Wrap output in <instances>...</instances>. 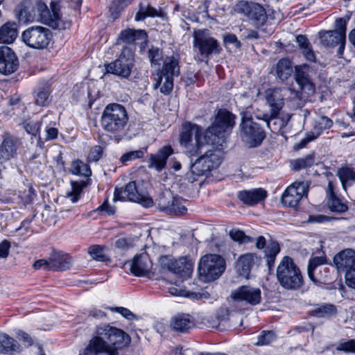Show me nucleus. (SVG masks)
Listing matches in <instances>:
<instances>
[{
    "mask_svg": "<svg viewBox=\"0 0 355 355\" xmlns=\"http://www.w3.org/2000/svg\"><path fill=\"white\" fill-rule=\"evenodd\" d=\"M52 39L51 31L41 26H33L22 32L21 40L28 47L35 49L46 48Z\"/></svg>",
    "mask_w": 355,
    "mask_h": 355,
    "instance_id": "obj_10",
    "label": "nucleus"
},
{
    "mask_svg": "<svg viewBox=\"0 0 355 355\" xmlns=\"http://www.w3.org/2000/svg\"><path fill=\"white\" fill-rule=\"evenodd\" d=\"M288 91L283 89L282 87L268 89L265 92L266 103L270 107L269 114H263L261 117L257 116L258 119L265 121L268 128H270V121L276 119L285 103V96L287 95Z\"/></svg>",
    "mask_w": 355,
    "mask_h": 355,
    "instance_id": "obj_8",
    "label": "nucleus"
},
{
    "mask_svg": "<svg viewBox=\"0 0 355 355\" xmlns=\"http://www.w3.org/2000/svg\"><path fill=\"white\" fill-rule=\"evenodd\" d=\"M148 58L151 63L159 64L162 58V52L158 48H152L148 51Z\"/></svg>",
    "mask_w": 355,
    "mask_h": 355,
    "instance_id": "obj_59",
    "label": "nucleus"
},
{
    "mask_svg": "<svg viewBox=\"0 0 355 355\" xmlns=\"http://www.w3.org/2000/svg\"><path fill=\"white\" fill-rule=\"evenodd\" d=\"M146 37V33L144 31L127 29L121 33L118 40L125 43H131L137 40H144Z\"/></svg>",
    "mask_w": 355,
    "mask_h": 355,
    "instance_id": "obj_34",
    "label": "nucleus"
},
{
    "mask_svg": "<svg viewBox=\"0 0 355 355\" xmlns=\"http://www.w3.org/2000/svg\"><path fill=\"white\" fill-rule=\"evenodd\" d=\"M180 73L179 62L173 56L166 57L164 65L155 77L154 87H160V92L164 94H169L173 87V77Z\"/></svg>",
    "mask_w": 355,
    "mask_h": 355,
    "instance_id": "obj_7",
    "label": "nucleus"
},
{
    "mask_svg": "<svg viewBox=\"0 0 355 355\" xmlns=\"http://www.w3.org/2000/svg\"><path fill=\"white\" fill-rule=\"evenodd\" d=\"M17 337L19 341L26 347H30L33 344V338L23 331H18Z\"/></svg>",
    "mask_w": 355,
    "mask_h": 355,
    "instance_id": "obj_62",
    "label": "nucleus"
},
{
    "mask_svg": "<svg viewBox=\"0 0 355 355\" xmlns=\"http://www.w3.org/2000/svg\"><path fill=\"white\" fill-rule=\"evenodd\" d=\"M173 153V149L171 146H162L157 153L150 155L148 168L162 171L166 168L167 159Z\"/></svg>",
    "mask_w": 355,
    "mask_h": 355,
    "instance_id": "obj_21",
    "label": "nucleus"
},
{
    "mask_svg": "<svg viewBox=\"0 0 355 355\" xmlns=\"http://www.w3.org/2000/svg\"><path fill=\"white\" fill-rule=\"evenodd\" d=\"M333 125L332 121L327 116H321L317 121L315 130L321 132L322 130L330 128Z\"/></svg>",
    "mask_w": 355,
    "mask_h": 355,
    "instance_id": "obj_58",
    "label": "nucleus"
},
{
    "mask_svg": "<svg viewBox=\"0 0 355 355\" xmlns=\"http://www.w3.org/2000/svg\"><path fill=\"white\" fill-rule=\"evenodd\" d=\"M276 276L280 286L288 291L297 290L304 283L300 269L288 256L284 257L280 261L277 268Z\"/></svg>",
    "mask_w": 355,
    "mask_h": 355,
    "instance_id": "obj_2",
    "label": "nucleus"
},
{
    "mask_svg": "<svg viewBox=\"0 0 355 355\" xmlns=\"http://www.w3.org/2000/svg\"><path fill=\"white\" fill-rule=\"evenodd\" d=\"M79 355H116V352L109 347L106 342L96 335L89 340L88 345Z\"/></svg>",
    "mask_w": 355,
    "mask_h": 355,
    "instance_id": "obj_20",
    "label": "nucleus"
},
{
    "mask_svg": "<svg viewBox=\"0 0 355 355\" xmlns=\"http://www.w3.org/2000/svg\"><path fill=\"white\" fill-rule=\"evenodd\" d=\"M275 338L276 336L273 331H262L261 334L258 337L257 342L254 345L257 346L269 345L274 341Z\"/></svg>",
    "mask_w": 355,
    "mask_h": 355,
    "instance_id": "obj_51",
    "label": "nucleus"
},
{
    "mask_svg": "<svg viewBox=\"0 0 355 355\" xmlns=\"http://www.w3.org/2000/svg\"><path fill=\"white\" fill-rule=\"evenodd\" d=\"M202 155L205 158L206 166H209V171L218 168L220 164L221 160L219 152L208 150Z\"/></svg>",
    "mask_w": 355,
    "mask_h": 355,
    "instance_id": "obj_40",
    "label": "nucleus"
},
{
    "mask_svg": "<svg viewBox=\"0 0 355 355\" xmlns=\"http://www.w3.org/2000/svg\"><path fill=\"white\" fill-rule=\"evenodd\" d=\"M235 124V116L228 110L222 109L218 112L214 123L207 129L210 137L211 145L222 148L226 141V132Z\"/></svg>",
    "mask_w": 355,
    "mask_h": 355,
    "instance_id": "obj_4",
    "label": "nucleus"
},
{
    "mask_svg": "<svg viewBox=\"0 0 355 355\" xmlns=\"http://www.w3.org/2000/svg\"><path fill=\"white\" fill-rule=\"evenodd\" d=\"M315 157L313 154L306 155L305 157L298 159L295 161L293 164V168L295 170H300L309 167L314 164Z\"/></svg>",
    "mask_w": 355,
    "mask_h": 355,
    "instance_id": "obj_49",
    "label": "nucleus"
},
{
    "mask_svg": "<svg viewBox=\"0 0 355 355\" xmlns=\"http://www.w3.org/2000/svg\"><path fill=\"white\" fill-rule=\"evenodd\" d=\"M307 273L309 279L315 283L328 284L332 279L329 268L327 266L318 268V269L308 271Z\"/></svg>",
    "mask_w": 355,
    "mask_h": 355,
    "instance_id": "obj_32",
    "label": "nucleus"
},
{
    "mask_svg": "<svg viewBox=\"0 0 355 355\" xmlns=\"http://www.w3.org/2000/svg\"><path fill=\"white\" fill-rule=\"evenodd\" d=\"M103 153V148L100 146H95L93 147L89 155H88V159L90 162H97L100 159Z\"/></svg>",
    "mask_w": 355,
    "mask_h": 355,
    "instance_id": "obj_61",
    "label": "nucleus"
},
{
    "mask_svg": "<svg viewBox=\"0 0 355 355\" xmlns=\"http://www.w3.org/2000/svg\"><path fill=\"white\" fill-rule=\"evenodd\" d=\"M230 238L240 243H248L250 241V238L247 236L243 231L239 230H232L230 232Z\"/></svg>",
    "mask_w": 355,
    "mask_h": 355,
    "instance_id": "obj_55",
    "label": "nucleus"
},
{
    "mask_svg": "<svg viewBox=\"0 0 355 355\" xmlns=\"http://www.w3.org/2000/svg\"><path fill=\"white\" fill-rule=\"evenodd\" d=\"M334 263L338 270L346 272L355 266V251L350 248L340 251L334 256Z\"/></svg>",
    "mask_w": 355,
    "mask_h": 355,
    "instance_id": "obj_24",
    "label": "nucleus"
},
{
    "mask_svg": "<svg viewBox=\"0 0 355 355\" xmlns=\"http://www.w3.org/2000/svg\"><path fill=\"white\" fill-rule=\"evenodd\" d=\"M128 119V112L123 105L110 103L102 113L101 124L105 132L117 134L125 129Z\"/></svg>",
    "mask_w": 355,
    "mask_h": 355,
    "instance_id": "obj_3",
    "label": "nucleus"
},
{
    "mask_svg": "<svg viewBox=\"0 0 355 355\" xmlns=\"http://www.w3.org/2000/svg\"><path fill=\"white\" fill-rule=\"evenodd\" d=\"M296 42L305 58L309 61H315V56L308 39L304 35H300L296 37Z\"/></svg>",
    "mask_w": 355,
    "mask_h": 355,
    "instance_id": "obj_37",
    "label": "nucleus"
},
{
    "mask_svg": "<svg viewBox=\"0 0 355 355\" xmlns=\"http://www.w3.org/2000/svg\"><path fill=\"white\" fill-rule=\"evenodd\" d=\"M151 267V261L148 254L145 252L136 255L130 264L131 272L136 276L146 275L150 270Z\"/></svg>",
    "mask_w": 355,
    "mask_h": 355,
    "instance_id": "obj_23",
    "label": "nucleus"
},
{
    "mask_svg": "<svg viewBox=\"0 0 355 355\" xmlns=\"http://www.w3.org/2000/svg\"><path fill=\"white\" fill-rule=\"evenodd\" d=\"M254 3V2H248L244 0L238 1L234 6L232 10L234 12L243 15L248 18L252 10V6Z\"/></svg>",
    "mask_w": 355,
    "mask_h": 355,
    "instance_id": "obj_45",
    "label": "nucleus"
},
{
    "mask_svg": "<svg viewBox=\"0 0 355 355\" xmlns=\"http://www.w3.org/2000/svg\"><path fill=\"white\" fill-rule=\"evenodd\" d=\"M283 89L287 90L288 92L285 96V100L293 102V106L297 107H302L301 93L289 87H282Z\"/></svg>",
    "mask_w": 355,
    "mask_h": 355,
    "instance_id": "obj_48",
    "label": "nucleus"
},
{
    "mask_svg": "<svg viewBox=\"0 0 355 355\" xmlns=\"http://www.w3.org/2000/svg\"><path fill=\"white\" fill-rule=\"evenodd\" d=\"M293 73L291 62L289 60L283 58L277 64V76L282 80H287Z\"/></svg>",
    "mask_w": 355,
    "mask_h": 355,
    "instance_id": "obj_38",
    "label": "nucleus"
},
{
    "mask_svg": "<svg viewBox=\"0 0 355 355\" xmlns=\"http://www.w3.org/2000/svg\"><path fill=\"white\" fill-rule=\"evenodd\" d=\"M18 27L15 22L8 21L0 28V43L11 44L17 37Z\"/></svg>",
    "mask_w": 355,
    "mask_h": 355,
    "instance_id": "obj_28",
    "label": "nucleus"
},
{
    "mask_svg": "<svg viewBox=\"0 0 355 355\" xmlns=\"http://www.w3.org/2000/svg\"><path fill=\"white\" fill-rule=\"evenodd\" d=\"M336 26L337 30H335L334 31L340 33L345 40L346 36V21L342 18L337 19L336 21Z\"/></svg>",
    "mask_w": 355,
    "mask_h": 355,
    "instance_id": "obj_64",
    "label": "nucleus"
},
{
    "mask_svg": "<svg viewBox=\"0 0 355 355\" xmlns=\"http://www.w3.org/2000/svg\"><path fill=\"white\" fill-rule=\"evenodd\" d=\"M252 10L248 17V19L256 28H260L266 24L268 16L266 10L260 4L257 3L252 6Z\"/></svg>",
    "mask_w": 355,
    "mask_h": 355,
    "instance_id": "obj_30",
    "label": "nucleus"
},
{
    "mask_svg": "<svg viewBox=\"0 0 355 355\" xmlns=\"http://www.w3.org/2000/svg\"><path fill=\"white\" fill-rule=\"evenodd\" d=\"M327 205L331 211L336 213H344L348 209L347 205L336 196L328 198Z\"/></svg>",
    "mask_w": 355,
    "mask_h": 355,
    "instance_id": "obj_46",
    "label": "nucleus"
},
{
    "mask_svg": "<svg viewBox=\"0 0 355 355\" xmlns=\"http://www.w3.org/2000/svg\"><path fill=\"white\" fill-rule=\"evenodd\" d=\"M135 53L132 48L124 46L114 60L105 65L107 73L114 74L121 78L129 80L135 68Z\"/></svg>",
    "mask_w": 355,
    "mask_h": 355,
    "instance_id": "obj_6",
    "label": "nucleus"
},
{
    "mask_svg": "<svg viewBox=\"0 0 355 355\" xmlns=\"http://www.w3.org/2000/svg\"><path fill=\"white\" fill-rule=\"evenodd\" d=\"M144 152L142 150H131L124 153L120 158L122 164L127 162H131L137 159H140L144 157Z\"/></svg>",
    "mask_w": 355,
    "mask_h": 355,
    "instance_id": "obj_53",
    "label": "nucleus"
},
{
    "mask_svg": "<svg viewBox=\"0 0 355 355\" xmlns=\"http://www.w3.org/2000/svg\"><path fill=\"white\" fill-rule=\"evenodd\" d=\"M314 70L308 64H303L295 67V79L302 90L313 94L315 92V85L312 76L315 74Z\"/></svg>",
    "mask_w": 355,
    "mask_h": 355,
    "instance_id": "obj_18",
    "label": "nucleus"
},
{
    "mask_svg": "<svg viewBox=\"0 0 355 355\" xmlns=\"http://www.w3.org/2000/svg\"><path fill=\"white\" fill-rule=\"evenodd\" d=\"M337 313L336 306L333 304H324L311 311V314L318 318H326L335 315Z\"/></svg>",
    "mask_w": 355,
    "mask_h": 355,
    "instance_id": "obj_42",
    "label": "nucleus"
},
{
    "mask_svg": "<svg viewBox=\"0 0 355 355\" xmlns=\"http://www.w3.org/2000/svg\"><path fill=\"white\" fill-rule=\"evenodd\" d=\"M111 310L114 312H117L120 313L123 317L129 320H137L139 319V317L133 313L129 309L124 307H113L111 308Z\"/></svg>",
    "mask_w": 355,
    "mask_h": 355,
    "instance_id": "obj_56",
    "label": "nucleus"
},
{
    "mask_svg": "<svg viewBox=\"0 0 355 355\" xmlns=\"http://www.w3.org/2000/svg\"><path fill=\"white\" fill-rule=\"evenodd\" d=\"M193 36L194 47L198 49L201 55L207 58L211 54L220 52V48L217 40L210 36L207 30H196Z\"/></svg>",
    "mask_w": 355,
    "mask_h": 355,
    "instance_id": "obj_14",
    "label": "nucleus"
},
{
    "mask_svg": "<svg viewBox=\"0 0 355 355\" xmlns=\"http://www.w3.org/2000/svg\"><path fill=\"white\" fill-rule=\"evenodd\" d=\"M71 186L73 191L69 193V198L71 202H76L79 198V196L82 191V187L79 185L77 182H71Z\"/></svg>",
    "mask_w": 355,
    "mask_h": 355,
    "instance_id": "obj_60",
    "label": "nucleus"
},
{
    "mask_svg": "<svg viewBox=\"0 0 355 355\" xmlns=\"http://www.w3.org/2000/svg\"><path fill=\"white\" fill-rule=\"evenodd\" d=\"M114 200H130L139 203L144 207L153 205V199L148 195L139 193L136 187L135 182H130L124 189L116 188L114 191Z\"/></svg>",
    "mask_w": 355,
    "mask_h": 355,
    "instance_id": "obj_13",
    "label": "nucleus"
},
{
    "mask_svg": "<svg viewBox=\"0 0 355 355\" xmlns=\"http://www.w3.org/2000/svg\"><path fill=\"white\" fill-rule=\"evenodd\" d=\"M234 303L245 302L252 306L259 304L261 301V291L258 288L241 286L233 291L230 295Z\"/></svg>",
    "mask_w": 355,
    "mask_h": 355,
    "instance_id": "obj_17",
    "label": "nucleus"
},
{
    "mask_svg": "<svg viewBox=\"0 0 355 355\" xmlns=\"http://www.w3.org/2000/svg\"><path fill=\"white\" fill-rule=\"evenodd\" d=\"M241 131L243 141L251 148L259 146L266 137L262 128L246 115L243 116Z\"/></svg>",
    "mask_w": 355,
    "mask_h": 355,
    "instance_id": "obj_12",
    "label": "nucleus"
},
{
    "mask_svg": "<svg viewBox=\"0 0 355 355\" xmlns=\"http://www.w3.org/2000/svg\"><path fill=\"white\" fill-rule=\"evenodd\" d=\"M193 326V320L189 314L176 315L171 318L170 322L171 329L180 333L187 332Z\"/></svg>",
    "mask_w": 355,
    "mask_h": 355,
    "instance_id": "obj_26",
    "label": "nucleus"
},
{
    "mask_svg": "<svg viewBox=\"0 0 355 355\" xmlns=\"http://www.w3.org/2000/svg\"><path fill=\"white\" fill-rule=\"evenodd\" d=\"M327 263V257L324 255L311 257L309 261L307 272L322 267Z\"/></svg>",
    "mask_w": 355,
    "mask_h": 355,
    "instance_id": "obj_52",
    "label": "nucleus"
},
{
    "mask_svg": "<svg viewBox=\"0 0 355 355\" xmlns=\"http://www.w3.org/2000/svg\"><path fill=\"white\" fill-rule=\"evenodd\" d=\"M309 185L304 182H295L288 186L282 196V203L290 207H296L303 196L308 193Z\"/></svg>",
    "mask_w": 355,
    "mask_h": 355,
    "instance_id": "obj_16",
    "label": "nucleus"
},
{
    "mask_svg": "<svg viewBox=\"0 0 355 355\" xmlns=\"http://www.w3.org/2000/svg\"><path fill=\"white\" fill-rule=\"evenodd\" d=\"M160 263L164 268L184 278L189 277L193 270L192 261L184 257L175 259L165 256L160 259Z\"/></svg>",
    "mask_w": 355,
    "mask_h": 355,
    "instance_id": "obj_15",
    "label": "nucleus"
},
{
    "mask_svg": "<svg viewBox=\"0 0 355 355\" xmlns=\"http://www.w3.org/2000/svg\"><path fill=\"white\" fill-rule=\"evenodd\" d=\"M338 176L343 187L345 189L346 184L348 181H355V170L352 168L343 167L338 170Z\"/></svg>",
    "mask_w": 355,
    "mask_h": 355,
    "instance_id": "obj_44",
    "label": "nucleus"
},
{
    "mask_svg": "<svg viewBox=\"0 0 355 355\" xmlns=\"http://www.w3.org/2000/svg\"><path fill=\"white\" fill-rule=\"evenodd\" d=\"M51 10L45 3L39 1L37 9L40 12L41 21L54 29L64 30L70 27L69 21H64L60 13V6L57 2H51Z\"/></svg>",
    "mask_w": 355,
    "mask_h": 355,
    "instance_id": "obj_11",
    "label": "nucleus"
},
{
    "mask_svg": "<svg viewBox=\"0 0 355 355\" xmlns=\"http://www.w3.org/2000/svg\"><path fill=\"white\" fill-rule=\"evenodd\" d=\"M171 208H173L174 210L171 212H168V214L184 215L187 210L186 207L182 205V200L178 198H175Z\"/></svg>",
    "mask_w": 355,
    "mask_h": 355,
    "instance_id": "obj_57",
    "label": "nucleus"
},
{
    "mask_svg": "<svg viewBox=\"0 0 355 355\" xmlns=\"http://www.w3.org/2000/svg\"><path fill=\"white\" fill-rule=\"evenodd\" d=\"M338 350L344 351L345 352L355 353V340H349L347 342L341 343L337 347Z\"/></svg>",
    "mask_w": 355,
    "mask_h": 355,
    "instance_id": "obj_63",
    "label": "nucleus"
},
{
    "mask_svg": "<svg viewBox=\"0 0 355 355\" xmlns=\"http://www.w3.org/2000/svg\"><path fill=\"white\" fill-rule=\"evenodd\" d=\"M180 144L185 155L190 157H197L206 145L211 144V139L207 136V131L205 132L200 125L185 122L180 133Z\"/></svg>",
    "mask_w": 355,
    "mask_h": 355,
    "instance_id": "obj_1",
    "label": "nucleus"
},
{
    "mask_svg": "<svg viewBox=\"0 0 355 355\" xmlns=\"http://www.w3.org/2000/svg\"><path fill=\"white\" fill-rule=\"evenodd\" d=\"M96 334L101 340H105L109 347L114 349L119 355L118 349L128 345L130 337L123 330L110 325H101L96 328Z\"/></svg>",
    "mask_w": 355,
    "mask_h": 355,
    "instance_id": "obj_9",
    "label": "nucleus"
},
{
    "mask_svg": "<svg viewBox=\"0 0 355 355\" xmlns=\"http://www.w3.org/2000/svg\"><path fill=\"white\" fill-rule=\"evenodd\" d=\"M203 155L200 156L196 159L194 162L191 160L190 162V172L187 173L186 176L187 178L191 181H195V178L193 175L200 176L204 175L205 173L209 172V166H206L205 161L204 160Z\"/></svg>",
    "mask_w": 355,
    "mask_h": 355,
    "instance_id": "obj_31",
    "label": "nucleus"
},
{
    "mask_svg": "<svg viewBox=\"0 0 355 355\" xmlns=\"http://www.w3.org/2000/svg\"><path fill=\"white\" fill-rule=\"evenodd\" d=\"M266 196V191L261 188L242 191L238 195L239 198L243 203L249 205H253L263 200Z\"/></svg>",
    "mask_w": 355,
    "mask_h": 355,
    "instance_id": "obj_27",
    "label": "nucleus"
},
{
    "mask_svg": "<svg viewBox=\"0 0 355 355\" xmlns=\"http://www.w3.org/2000/svg\"><path fill=\"white\" fill-rule=\"evenodd\" d=\"M322 44L325 46H334L344 40L340 33L334 31L319 33Z\"/></svg>",
    "mask_w": 355,
    "mask_h": 355,
    "instance_id": "obj_33",
    "label": "nucleus"
},
{
    "mask_svg": "<svg viewBox=\"0 0 355 355\" xmlns=\"http://www.w3.org/2000/svg\"><path fill=\"white\" fill-rule=\"evenodd\" d=\"M22 125L28 134L36 136L39 133L40 122L27 119L23 122Z\"/></svg>",
    "mask_w": 355,
    "mask_h": 355,
    "instance_id": "obj_50",
    "label": "nucleus"
},
{
    "mask_svg": "<svg viewBox=\"0 0 355 355\" xmlns=\"http://www.w3.org/2000/svg\"><path fill=\"white\" fill-rule=\"evenodd\" d=\"M20 145L21 141L18 138L10 135L6 136L0 145V163L15 157Z\"/></svg>",
    "mask_w": 355,
    "mask_h": 355,
    "instance_id": "obj_22",
    "label": "nucleus"
},
{
    "mask_svg": "<svg viewBox=\"0 0 355 355\" xmlns=\"http://www.w3.org/2000/svg\"><path fill=\"white\" fill-rule=\"evenodd\" d=\"M105 249L104 246L94 245L89 247L87 252L93 259L104 262L109 260L108 256L105 254Z\"/></svg>",
    "mask_w": 355,
    "mask_h": 355,
    "instance_id": "obj_43",
    "label": "nucleus"
},
{
    "mask_svg": "<svg viewBox=\"0 0 355 355\" xmlns=\"http://www.w3.org/2000/svg\"><path fill=\"white\" fill-rule=\"evenodd\" d=\"M280 251L279 244L277 241H272L265 250L267 265L269 268L274 266L275 257Z\"/></svg>",
    "mask_w": 355,
    "mask_h": 355,
    "instance_id": "obj_39",
    "label": "nucleus"
},
{
    "mask_svg": "<svg viewBox=\"0 0 355 355\" xmlns=\"http://www.w3.org/2000/svg\"><path fill=\"white\" fill-rule=\"evenodd\" d=\"M49 93L47 87L38 90L35 96V103L40 106H45L49 101Z\"/></svg>",
    "mask_w": 355,
    "mask_h": 355,
    "instance_id": "obj_54",
    "label": "nucleus"
},
{
    "mask_svg": "<svg viewBox=\"0 0 355 355\" xmlns=\"http://www.w3.org/2000/svg\"><path fill=\"white\" fill-rule=\"evenodd\" d=\"M19 67V60L14 51L7 46H0V73L10 75Z\"/></svg>",
    "mask_w": 355,
    "mask_h": 355,
    "instance_id": "obj_19",
    "label": "nucleus"
},
{
    "mask_svg": "<svg viewBox=\"0 0 355 355\" xmlns=\"http://www.w3.org/2000/svg\"><path fill=\"white\" fill-rule=\"evenodd\" d=\"M70 171L73 174L83 175L85 177L90 176L92 174V171L88 164L79 159L72 162Z\"/></svg>",
    "mask_w": 355,
    "mask_h": 355,
    "instance_id": "obj_41",
    "label": "nucleus"
},
{
    "mask_svg": "<svg viewBox=\"0 0 355 355\" xmlns=\"http://www.w3.org/2000/svg\"><path fill=\"white\" fill-rule=\"evenodd\" d=\"M175 198L170 191H166L161 193L158 198V206L161 211L166 214L173 211L172 205L174 203Z\"/></svg>",
    "mask_w": 355,
    "mask_h": 355,
    "instance_id": "obj_36",
    "label": "nucleus"
},
{
    "mask_svg": "<svg viewBox=\"0 0 355 355\" xmlns=\"http://www.w3.org/2000/svg\"><path fill=\"white\" fill-rule=\"evenodd\" d=\"M158 15L157 10L150 6H147L139 5V9L136 14L135 20L142 21L147 17H155Z\"/></svg>",
    "mask_w": 355,
    "mask_h": 355,
    "instance_id": "obj_47",
    "label": "nucleus"
},
{
    "mask_svg": "<svg viewBox=\"0 0 355 355\" xmlns=\"http://www.w3.org/2000/svg\"><path fill=\"white\" fill-rule=\"evenodd\" d=\"M225 268L226 263L223 257L216 254H207L200 258L198 271L202 281L209 282L218 279Z\"/></svg>",
    "mask_w": 355,
    "mask_h": 355,
    "instance_id": "obj_5",
    "label": "nucleus"
},
{
    "mask_svg": "<svg viewBox=\"0 0 355 355\" xmlns=\"http://www.w3.org/2000/svg\"><path fill=\"white\" fill-rule=\"evenodd\" d=\"M254 263V255L245 254L241 255L236 261V270L240 276L248 278L252 266Z\"/></svg>",
    "mask_w": 355,
    "mask_h": 355,
    "instance_id": "obj_29",
    "label": "nucleus"
},
{
    "mask_svg": "<svg viewBox=\"0 0 355 355\" xmlns=\"http://www.w3.org/2000/svg\"><path fill=\"white\" fill-rule=\"evenodd\" d=\"M18 349L17 342L6 334H0V352L3 354L16 352Z\"/></svg>",
    "mask_w": 355,
    "mask_h": 355,
    "instance_id": "obj_35",
    "label": "nucleus"
},
{
    "mask_svg": "<svg viewBox=\"0 0 355 355\" xmlns=\"http://www.w3.org/2000/svg\"><path fill=\"white\" fill-rule=\"evenodd\" d=\"M72 258L62 252H53L50 255V268L53 270L63 271L70 268Z\"/></svg>",
    "mask_w": 355,
    "mask_h": 355,
    "instance_id": "obj_25",
    "label": "nucleus"
}]
</instances>
